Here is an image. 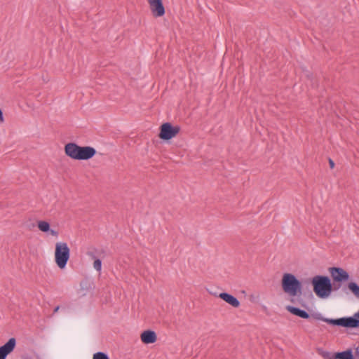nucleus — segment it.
Listing matches in <instances>:
<instances>
[{
  "instance_id": "nucleus-1",
  "label": "nucleus",
  "mask_w": 359,
  "mask_h": 359,
  "mask_svg": "<svg viewBox=\"0 0 359 359\" xmlns=\"http://www.w3.org/2000/svg\"><path fill=\"white\" fill-rule=\"evenodd\" d=\"M65 153L74 160H88L95 155L96 150L92 147H81L76 143L70 142L65 146Z\"/></svg>"
},
{
  "instance_id": "nucleus-2",
  "label": "nucleus",
  "mask_w": 359,
  "mask_h": 359,
  "mask_svg": "<svg viewBox=\"0 0 359 359\" xmlns=\"http://www.w3.org/2000/svg\"><path fill=\"white\" fill-rule=\"evenodd\" d=\"M283 290L290 297L300 296L302 292V283L292 273H284L281 281Z\"/></svg>"
},
{
  "instance_id": "nucleus-3",
  "label": "nucleus",
  "mask_w": 359,
  "mask_h": 359,
  "mask_svg": "<svg viewBox=\"0 0 359 359\" xmlns=\"http://www.w3.org/2000/svg\"><path fill=\"white\" fill-rule=\"evenodd\" d=\"M312 284L313 291L320 298L328 297L332 292V284L327 276H316L313 278Z\"/></svg>"
},
{
  "instance_id": "nucleus-4",
  "label": "nucleus",
  "mask_w": 359,
  "mask_h": 359,
  "mask_svg": "<svg viewBox=\"0 0 359 359\" xmlns=\"http://www.w3.org/2000/svg\"><path fill=\"white\" fill-rule=\"evenodd\" d=\"M70 257V249L67 243L57 242L55 243V262L57 266L63 269Z\"/></svg>"
},
{
  "instance_id": "nucleus-5",
  "label": "nucleus",
  "mask_w": 359,
  "mask_h": 359,
  "mask_svg": "<svg viewBox=\"0 0 359 359\" xmlns=\"http://www.w3.org/2000/svg\"><path fill=\"white\" fill-rule=\"evenodd\" d=\"M317 319L320 320L323 322L327 323L329 324L337 326H341L344 327H359V321L358 319L353 318L352 317L348 318H341L338 319H330L326 318L320 315L316 317Z\"/></svg>"
},
{
  "instance_id": "nucleus-6",
  "label": "nucleus",
  "mask_w": 359,
  "mask_h": 359,
  "mask_svg": "<svg viewBox=\"0 0 359 359\" xmlns=\"http://www.w3.org/2000/svg\"><path fill=\"white\" fill-rule=\"evenodd\" d=\"M180 131V127L173 126L170 123H165L161 125L159 137L164 140H168L175 137Z\"/></svg>"
},
{
  "instance_id": "nucleus-7",
  "label": "nucleus",
  "mask_w": 359,
  "mask_h": 359,
  "mask_svg": "<svg viewBox=\"0 0 359 359\" xmlns=\"http://www.w3.org/2000/svg\"><path fill=\"white\" fill-rule=\"evenodd\" d=\"M152 15L155 18L162 17L165 14V8L162 0H147Z\"/></svg>"
},
{
  "instance_id": "nucleus-8",
  "label": "nucleus",
  "mask_w": 359,
  "mask_h": 359,
  "mask_svg": "<svg viewBox=\"0 0 359 359\" xmlns=\"http://www.w3.org/2000/svg\"><path fill=\"white\" fill-rule=\"evenodd\" d=\"M330 274L335 281L341 282L348 280V273L341 268L332 267L330 269Z\"/></svg>"
},
{
  "instance_id": "nucleus-9",
  "label": "nucleus",
  "mask_w": 359,
  "mask_h": 359,
  "mask_svg": "<svg viewBox=\"0 0 359 359\" xmlns=\"http://www.w3.org/2000/svg\"><path fill=\"white\" fill-rule=\"evenodd\" d=\"M16 340L15 338H11L4 345L0 346V359H6L15 348Z\"/></svg>"
},
{
  "instance_id": "nucleus-10",
  "label": "nucleus",
  "mask_w": 359,
  "mask_h": 359,
  "mask_svg": "<svg viewBox=\"0 0 359 359\" xmlns=\"http://www.w3.org/2000/svg\"><path fill=\"white\" fill-rule=\"evenodd\" d=\"M141 340L144 344H149L156 342L157 336L154 331L146 330L144 331L140 336Z\"/></svg>"
},
{
  "instance_id": "nucleus-11",
  "label": "nucleus",
  "mask_w": 359,
  "mask_h": 359,
  "mask_svg": "<svg viewBox=\"0 0 359 359\" xmlns=\"http://www.w3.org/2000/svg\"><path fill=\"white\" fill-rule=\"evenodd\" d=\"M219 297L234 308H238L240 306V302L229 293L222 292L219 294Z\"/></svg>"
},
{
  "instance_id": "nucleus-12",
  "label": "nucleus",
  "mask_w": 359,
  "mask_h": 359,
  "mask_svg": "<svg viewBox=\"0 0 359 359\" xmlns=\"http://www.w3.org/2000/svg\"><path fill=\"white\" fill-rule=\"evenodd\" d=\"M37 225L39 230L42 232H50L52 236L55 237L58 236V232L57 231L50 229V224L48 222L41 220L38 222Z\"/></svg>"
},
{
  "instance_id": "nucleus-13",
  "label": "nucleus",
  "mask_w": 359,
  "mask_h": 359,
  "mask_svg": "<svg viewBox=\"0 0 359 359\" xmlns=\"http://www.w3.org/2000/svg\"><path fill=\"white\" fill-rule=\"evenodd\" d=\"M286 309L293 315L299 316L302 318L307 319L309 318V314L306 311L302 310L299 308H296L292 306H287L286 307Z\"/></svg>"
},
{
  "instance_id": "nucleus-14",
  "label": "nucleus",
  "mask_w": 359,
  "mask_h": 359,
  "mask_svg": "<svg viewBox=\"0 0 359 359\" xmlns=\"http://www.w3.org/2000/svg\"><path fill=\"white\" fill-rule=\"evenodd\" d=\"M330 359H354L352 349L334 353Z\"/></svg>"
},
{
  "instance_id": "nucleus-15",
  "label": "nucleus",
  "mask_w": 359,
  "mask_h": 359,
  "mask_svg": "<svg viewBox=\"0 0 359 359\" xmlns=\"http://www.w3.org/2000/svg\"><path fill=\"white\" fill-rule=\"evenodd\" d=\"M348 287L354 295L359 298V286L355 283L351 282L348 283Z\"/></svg>"
},
{
  "instance_id": "nucleus-16",
  "label": "nucleus",
  "mask_w": 359,
  "mask_h": 359,
  "mask_svg": "<svg viewBox=\"0 0 359 359\" xmlns=\"http://www.w3.org/2000/svg\"><path fill=\"white\" fill-rule=\"evenodd\" d=\"M93 359H109V358L103 352H97L93 355Z\"/></svg>"
},
{
  "instance_id": "nucleus-17",
  "label": "nucleus",
  "mask_w": 359,
  "mask_h": 359,
  "mask_svg": "<svg viewBox=\"0 0 359 359\" xmlns=\"http://www.w3.org/2000/svg\"><path fill=\"white\" fill-rule=\"evenodd\" d=\"M93 267L94 269L97 271H100L102 269V262L100 259H97L93 262Z\"/></svg>"
},
{
  "instance_id": "nucleus-18",
  "label": "nucleus",
  "mask_w": 359,
  "mask_h": 359,
  "mask_svg": "<svg viewBox=\"0 0 359 359\" xmlns=\"http://www.w3.org/2000/svg\"><path fill=\"white\" fill-rule=\"evenodd\" d=\"M353 354L354 359H359V343L357 346H354Z\"/></svg>"
},
{
  "instance_id": "nucleus-19",
  "label": "nucleus",
  "mask_w": 359,
  "mask_h": 359,
  "mask_svg": "<svg viewBox=\"0 0 359 359\" xmlns=\"http://www.w3.org/2000/svg\"><path fill=\"white\" fill-rule=\"evenodd\" d=\"M329 165L331 169L334 168V162L331 158H329Z\"/></svg>"
},
{
  "instance_id": "nucleus-20",
  "label": "nucleus",
  "mask_w": 359,
  "mask_h": 359,
  "mask_svg": "<svg viewBox=\"0 0 359 359\" xmlns=\"http://www.w3.org/2000/svg\"><path fill=\"white\" fill-rule=\"evenodd\" d=\"M4 121V115L1 109H0V123Z\"/></svg>"
},
{
  "instance_id": "nucleus-21",
  "label": "nucleus",
  "mask_w": 359,
  "mask_h": 359,
  "mask_svg": "<svg viewBox=\"0 0 359 359\" xmlns=\"http://www.w3.org/2000/svg\"><path fill=\"white\" fill-rule=\"evenodd\" d=\"M59 309H60V306H56V307L55 308L54 311H53V313H55L57 312V311H58V310H59Z\"/></svg>"
}]
</instances>
